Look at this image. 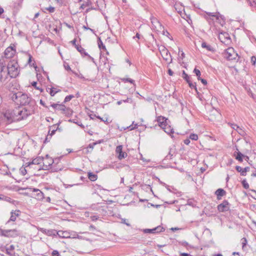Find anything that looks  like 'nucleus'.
Here are the masks:
<instances>
[{"label":"nucleus","instance_id":"4c0bfd02","mask_svg":"<svg viewBox=\"0 0 256 256\" xmlns=\"http://www.w3.org/2000/svg\"><path fill=\"white\" fill-rule=\"evenodd\" d=\"M236 170L238 172H240L241 176H244V173L243 172H244V168H242L241 166H236Z\"/></svg>","mask_w":256,"mask_h":256},{"label":"nucleus","instance_id":"c756f323","mask_svg":"<svg viewBox=\"0 0 256 256\" xmlns=\"http://www.w3.org/2000/svg\"><path fill=\"white\" fill-rule=\"evenodd\" d=\"M42 10L44 12H46V10L48 11V12L50 13H53L55 11V8L52 6H49L48 7L43 8H42Z\"/></svg>","mask_w":256,"mask_h":256},{"label":"nucleus","instance_id":"bf43d9fd","mask_svg":"<svg viewBox=\"0 0 256 256\" xmlns=\"http://www.w3.org/2000/svg\"><path fill=\"white\" fill-rule=\"evenodd\" d=\"M187 204L188 206H194L193 200L190 199L188 200L187 202Z\"/></svg>","mask_w":256,"mask_h":256},{"label":"nucleus","instance_id":"412c9836","mask_svg":"<svg viewBox=\"0 0 256 256\" xmlns=\"http://www.w3.org/2000/svg\"><path fill=\"white\" fill-rule=\"evenodd\" d=\"M51 128L52 126L50 127V130H49V132H48V135L46 137L45 140H44V142H48L50 141V139L51 137L52 136H53L56 130H58V128H56V129H53L52 130H51Z\"/></svg>","mask_w":256,"mask_h":256},{"label":"nucleus","instance_id":"a19ab883","mask_svg":"<svg viewBox=\"0 0 256 256\" xmlns=\"http://www.w3.org/2000/svg\"><path fill=\"white\" fill-rule=\"evenodd\" d=\"M143 232L146 234H150V233L154 234V233H156V229H154V228H152V229L146 228V229H144L143 230Z\"/></svg>","mask_w":256,"mask_h":256},{"label":"nucleus","instance_id":"7c9ffc66","mask_svg":"<svg viewBox=\"0 0 256 256\" xmlns=\"http://www.w3.org/2000/svg\"><path fill=\"white\" fill-rule=\"evenodd\" d=\"M98 44L100 50H106V46L103 44V42L100 37L98 38Z\"/></svg>","mask_w":256,"mask_h":256},{"label":"nucleus","instance_id":"c9c22d12","mask_svg":"<svg viewBox=\"0 0 256 256\" xmlns=\"http://www.w3.org/2000/svg\"><path fill=\"white\" fill-rule=\"evenodd\" d=\"M0 200H3L10 202H12V199L9 197L5 196L2 195H0Z\"/></svg>","mask_w":256,"mask_h":256},{"label":"nucleus","instance_id":"7ed1b4c3","mask_svg":"<svg viewBox=\"0 0 256 256\" xmlns=\"http://www.w3.org/2000/svg\"><path fill=\"white\" fill-rule=\"evenodd\" d=\"M34 108L33 107L18 108L14 109L16 116L18 118V121L26 118L34 112Z\"/></svg>","mask_w":256,"mask_h":256},{"label":"nucleus","instance_id":"6ab92c4d","mask_svg":"<svg viewBox=\"0 0 256 256\" xmlns=\"http://www.w3.org/2000/svg\"><path fill=\"white\" fill-rule=\"evenodd\" d=\"M50 106L54 109L62 111L66 110V106L62 104H52Z\"/></svg>","mask_w":256,"mask_h":256},{"label":"nucleus","instance_id":"a18cd8bd","mask_svg":"<svg viewBox=\"0 0 256 256\" xmlns=\"http://www.w3.org/2000/svg\"><path fill=\"white\" fill-rule=\"evenodd\" d=\"M37 82H33L32 83V86H34L35 88H36V90H40L41 92H42L43 91V90L39 87V86H37Z\"/></svg>","mask_w":256,"mask_h":256},{"label":"nucleus","instance_id":"5fc2aeb1","mask_svg":"<svg viewBox=\"0 0 256 256\" xmlns=\"http://www.w3.org/2000/svg\"><path fill=\"white\" fill-rule=\"evenodd\" d=\"M52 256H60L59 252L57 250H54L52 253Z\"/></svg>","mask_w":256,"mask_h":256},{"label":"nucleus","instance_id":"58836bf2","mask_svg":"<svg viewBox=\"0 0 256 256\" xmlns=\"http://www.w3.org/2000/svg\"><path fill=\"white\" fill-rule=\"evenodd\" d=\"M193 72L196 74L198 78V80H200V72L199 70L197 69L196 68H194V70Z\"/></svg>","mask_w":256,"mask_h":256},{"label":"nucleus","instance_id":"69168bd1","mask_svg":"<svg viewBox=\"0 0 256 256\" xmlns=\"http://www.w3.org/2000/svg\"><path fill=\"white\" fill-rule=\"evenodd\" d=\"M161 184H162L169 192H172V190L168 185L164 182H161Z\"/></svg>","mask_w":256,"mask_h":256},{"label":"nucleus","instance_id":"774afa93","mask_svg":"<svg viewBox=\"0 0 256 256\" xmlns=\"http://www.w3.org/2000/svg\"><path fill=\"white\" fill-rule=\"evenodd\" d=\"M180 256H192V255H190L189 254L186 253V252H182L180 254Z\"/></svg>","mask_w":256,"mask_h":256},{"label":"nucleus","instance_id":"a211bd4d","mask_svg":"<svg viewBox=\"0 0 256 256\" xmlns=\"http://www.w3.org/2000/svg\"><path fill=\"white\" fill-rule=\"evenodd\" d=\"M226 194V191L222 188H218L215 192V194L218 200H220L222 196H224Z\"/></svg>","mask_w":256,"mask_h":256},{"label":"nucleus","instance_id":"6e6d98bb","mask_svg":"<svg viewBox=\"0 0 256 256\" xmlns=\"http://www.w3.org/2000/svg\"><path fill=\"white\" fill-rule=\"evenodd\" d=\"M64 68L66 70H70L72 72H73L71 68H70V66L68 64H66V63L64 64Z\"/></svg>","mask_w":256,"mask_h":256},{"label":"nucleus","instance_id":"ea45409f","mask_svg":"<svg viewBox=\"0 0 256 256\" xmlns=\"http://www.w3.org/2000/svg\"><path fill=\"white\" fill-rule=\"evenodd\" d=\"M60 92V90H56V88H52L50 89V94L51 96H54L56 94Z\"/></svg>","mask_w":256,"mask_h":256},{"label":"nucleus","instance_id":"72a5a7b5","mask_svg":"<svg viewBox=\"0 0 256 256\" xmlns=\"http://www.w3.org/2000/svg\"><path fill=\"white\" fill-rule=\"evenodd\" d=\"M57 232L58 231L54 230H47V232H46V234L48 235V236H57Z\"/></svg>","mask_w":256,"mask_h":256},{"label":"nucleus","instance_id":"0eeeda50","mask_svg":"<svg viewBox=\"0 0 256 256\" xmlns=\"http://www.w3.org/2000/svg\"><path fill=\"white\" fill-rule=\"evenodd\" d=\"M16 52V46L14 44H12L5 50L4 54L6 58H10L14 56Z\"/></svg>","mask_w":256,"mask_h":256},{"label":"nucleus","instance_id":"603ef678","mask_svg":"<svg viewBox=\"0 0 256 256\" xmlns=\"http://www.w3.org/2000/svg\"><path fill=\"white\" fill-rule=\"evenodd\" d=\"M72 72L80 78L85 80V78L83 76V75L82 74H78L77 73L74 72Z\"/></svg>","mask_w":256,"mask_h":256},{"label":"nucleus","instance_id":"de8ad7c7","mask_svg":"<svg viewBox=\"0 0 256 256\" xmlns=\"http://www.w3.org/2000/svg\"><path fill=\"white\" fill-rule=\"evenodd\" d=\"M154 229H156V233L162 232L164 230V228L160 226H158L156 228H154Z\"/></svg>","mask_w":256,"mask_h":256},{"label":"nucleus","instance_id":"5701e85b","mask_svg":"<svg viewBox=\"0 0 256 256\" xmlns=\"http://www.w3.org/2000/svg\"><path fill=\"white\" fill-rule=\"evenodd\" d=\"M202 48H206L207 50L209 52H214V48L210 44H207L206 42H202Z\"/></svg>","mask_w":256,"mask_h":256},{"label":"nucleus","instance_id":"f3484780","mask_svg":"<svg viewBox=\"0 0 256 256\" xmlns=\"http://www.w3.org/2000/svg\"><path fill=\"white\" fill-rule=\"evenodd\" d=\"M228 124L231 126L232 128L237 131V132L240 135H244V131L242 128L239 127L236 124L229 123Z\"/></svg>","mask_w":256,"mask_h":256},{"label":"nucleus","instance_id":"2f4dec72","mask_svg":"<svg viewBox=\"0 0 256 256\" xmlns=\"http://www.w3.org/2000/svg\"><path fill=\"white\" fill-rule=\"evenodd\" d=\"M182 77L186 82L187 83L190 82V76L184 70L182 71Z\"/></svg>","mask_w":256,"mask_h":256},{"label":"nucleus","instance_id":"a878e982","mask_svg":"<svg viewBox=\"0 0 256 256\" xmlns=\"http://www.w3.org/2000/svg\"><path fill=\"white\" fill-rule=\"evenodd\" d=\"M207 14L209 16L216 17L217 20H218L220 18L223 19L224 16L221 15L219 12H208Z\"/></svg>","mask_w":256,"mask_h":256},{"label":"nucleus","instance_id":"680f3d73","mask_svg":"<svg viewBox=\"0 0 256 256\" xmlns=\"http://www.w3.org/2000/svg\"><path fill=\"white\" fill-rule=\"evenodd\" d=\"M242 247H244L247 243V240L246 238H242Z\"/></svg>","mask_w":256,"mask_h":256},{"label":"nucleus","instance_id":"4be33fe9","mask_svg":"<svg viewBox=\"0 0 256 256\" xmlns=\"http://www.w3.org/2000/svg\"><path fill=\"white\" fill-rule=\"evenodd\" d=\"M96 144V142H93L92 144H90L88 146L84 148V152L86 154L90 153L92 152L94 149V146Z\"/></svg>","mask_w":256,"mask_h":256},{"label":"nucleus","instance_id":"864d4df0","mask_svg":"<svg viewBox=\"0 0 256 256\" xmlns=\"http://www.w3.org/2000/svg\"><path fill=\"white\" fill-rule=\"evenodd\" d=\"M251 62L252 63V64L253 66H255L256 65V56H252L251 57Z\"/></svg>","mask_w":256,"mask_h":256},{"label":"nucleus","instance_id":"4468645a","mask_svg":"<svg viewBox=\"0 0 256 256\" xmlns=\"http://www.w3.org/2000/svg\"><path fill=\"white\" fill-rule=\"evenodd\" d=\"M32 192H36V198L38 200H42L44 198V193L41 190H40L39 189L35 188H32Z\"/></svg>","mask_w":256,"mask_h":256},{"label":"nucleus","instance_id":"0e129e2a","mask_svg":"<svg viewBox=\"0 0 256 256\" xmlns=\"http://www.w3.org/2000/svg\"><path fill=\"white\" fill-rule=\"evenodd\" d=\"M75 124H77L78 126H80L82 128H84V126L82 124V123L80 122H74Z\"/></svg>","mask_w":256,"mask_h":256},{"label":"nucleus","instance_id":"8fccbe9b","mask_svg":"<svg viewBox=\"0 0 256 256\" xmlns=\"http://www.w3.org/2000/svg\"><path fill=\"white\" fill-rule=\"evenodd\" d=\"M122 81L124 82H129L131 84H134V80L130 78H124L122 79Z\"/></svg>","mask_w":256,"mask_h":256},{"label":"nucleus","instance_id":"6e6552de","mask_svg":"<svg viewBox=\"0 0 256 256\" xmlns=\"http://www.w3.org/2000/svg\"><path fill=\"white\" fill-rule=\"evenodd\" d=\"M156 120L158 123V126L162 129L164 126H166L168 124H170V121L168 118L162 116H157Z\"/></svg>","mask_w":256,"mask_h":256},{"label":"nucleus","instance_id":"20e7f679","mask_svg":"<svg viewBox=\"0 0 256 256\" xmlns=\"http://www.w3.org/2000/svg\"><path fill=\"white\" fill-rule=\"evenodd\" d=\"M222 56L228 60H236L237 58H239L238 54L235 52L234 48L232 47H230L224 50V51L222 52ZM238 58L237 59L236 62H238Z\"/></svg>","mask_w":256,"mask_h":256},{"label":"nucleus","instance_id":"c85d7f7f","mask_svg":"<svg viewBox=\"0 0 256 256\" xmlns=\"http://www.w3.org/2000/svg\"><path fill=\"white\" fill-rule=\"evenodd\" d=\"M88 178L91 181L94 182L97 180L98 176L96 174L90 172L88 173Z\"/></svg>","mask_w":256,"mask_h":256},{"label":"nucleus","instance_id":"bb28decb","mask_svg":"<svg viewBox=\"0 0 256 256\" xmlns=\"http://www.w3.org/2000/svg\"><path fill=\"white\" fill-rule=\"evenodd\" d=\"M44 158L41 157H37L34 158L30 164H40L42 162H43Z\"/></svg>","mask_w":256,"mask_h":256},{"label":"nucleus","instance_id":"473e14b6","mask_svg":"<svg viewBox=\"0 0 256 256\" xmlns=\"http://www.w3.org/2000/svg\"><path fill=\"white\" fill-rule=\"evenodd\" d=\"M188 86H190V88L192 89V88H194L196 90V92L198 94H199V92H198V89H197V88H196V83H192V82H189L188 83Z\"/></svg>","mask_w":256,"mask_h":256},{"label":"nucleus","instance_id":"aec40b11","mask_svg":"<svg viewBox=\"0 0 256 256\" xmlns=\"http://www.w3.org/2000/svg\"><path fill=\"white\" fill-rule=\"evenodd\" d=\"M28 64L30 67H33L35 68L36 70L38 66H36L35 61L34 60H33V62H32V55L30 54H28Z\"/></svg>","mask_w":256,"mask_h":256},{"label":"nucleus","instance_id":"79ce46f5","mask_svg":"<svg viewBox=\"0 0 256 256\" xmlns=\"http://www.w3.org/2000/svg\"><path fill=\"white\" fill-rule=\"evenodd\" d=\"M76 48L82 54H83V52L84 51V49L80 45H76Z\"/></svg>","mask_w":256,"mask_h":256},{"label":"nucleus","instance_id":"c03bdc74","mask_svg":"<svg viewBox=\"0 0 256 256\" xmlns=\"http://www.w3.org/2000/svg\"><path fill=\"white\" fill-rule=\"evenodd\" d=\"M138 125L137 124H134V122H133L132 124L130 126H127L126 129L130 128V130H133L134 128H138ZM124 130H126V128H124Z\"/></svg>","mask_w":256,"mask_h":256},{"label":"nucleus","instance_id":"e433bc0d","mask_svg":"<svg viewBox=\"0 0 256 256\" xmlns=\"http://www.w3.org/2000/svg\"><path fill=\"white\" fill-rule=\"evenodd\" d=\"M12 232V230H1L0 235L2 236H8L9 233Z\"/></svg>","mask_w":256,"mask_h":256},{"label":"nucleus","instance_id":"423d86ee","mask_svg":"<svg viewBox=\"0 0 256 256\" xmlns=\"http://www.w3.org/2000/svg\"><path fill=\"white\" fill-rule=\"evenodd\" d=\"M157 46H158V50L164 60L166 62H168V60L170 59V61L168 62V64H170L172 63V59L168 50L164 46H159L158 44H157Z\"/></svg>","mask_w":256,"mask_h":256},{"label":"nucleus","instance_id":"39448f33","mask_svg":"<svg viewBox=\"0 0 256 256\" xmlns=\"http://www.w3.org/2000/svg\"><path fill=\"white\" fill-rule=\"evenodd\" d=\"M4 117L8 124L18 121V118L16 116L14 109L7 110L4 114Z\"/></svg>","mask_w":256,"mask_h":256},{"label":"nucleus","instance_id":"37998d69","mask_svg":"<svg viewBox=\"0 0 256 256\" xmlns=\"http://www.w3.org/2000/svg\"><path fill=\"white\" fill-rule=\"evenodd\" d=\"M74 96L72 94L67 96L65 97L64 100V102H66L69 101H70L72 98H74Z\"/></svg>","mask_w":256,"mask_h":256},{"label":"nucleus","instance_id":"9b49d317","mask_svg":"<svg viewBox=\"0 0 256 256\" xmlns=\"http://www.w3.org/2000/svg\"><path fill=\"white\" fill-rule=\"evenodd\" d=\"M5 65L3 63L0 64V83L6 79V73L4 70Z\"/></svg>","mask_w":256,"mask_h":256},{"label":"nucleus","instance_id":"9d476101","mask_svg":"<svg viewBox=\"0 0 256 256\" xmlns=\"http://www.w3.org/2000/svg\"><path fill=\"white\" fill-rule=\"evenodd\" d=\"M116 154L118 160H122L126 158L128 156L126 152L122 151V146L120 145L116 146Z\"/></svg>","mask_w":256,"mask_h":256},{"label":"nucleus","instance_id":"dca6fc26","mask_svg":"<svg viewBox=\"0 0 256 256\" xmlns=\"http://www.w3.org/2000/svg\"><path fill=\"white\" fill-rule=\"evenodd\" d=\"M57 236H58L60 238H71V235L70 234V233L66 231H58Z\"/></svg>","mask_w":256,"mask_h":256},{"label":"nucleus","instance_id":"ddd939ff","mask_svg":"<svg viewBox=\"0 0 256 256\" xmlns=\"http://www.w3.org/2000/svg\"><path fill=\"white\" fill-rule=\"evenodd\" d=\"M53 163L54 160L52 158H50L48 155H46V158H44V166L47 168H48V167L50 166Z\"/></svg>","mask_w":256,"mask_h":256},{"label":"nucleus","instance_id":"b1692460","mask_svg":"<svg viewBox=\"0 0 256 256\" xmlns=\"http://www.w3.org/2000/svg\"><path fill=\"white\" fill-rule=\"evenodd\" d=\"M243 158H246L247 160L248 159V156H245L244 154H242L240 152H238L236 154V159L240 162H242L243 161Z\"/></svg>","mask_w":256,"mask_h":256},{"label":"nucleus","instance_id":"4d7b16f0","mask_svg":"<svg viewBox=\"0 0 256 256\" xmlns=\"http://www.w3.org/2000/svg\"><path fill=\"white\" fill-rule=\"evenodd\" d=\"M178 53H179V54H180V56L182 59H183L185 56L184 53L183 52L182 50H180V48H179Z\"/></svg>","mask_w":256,"mask_h":256},{"label":"nucleus","instance_id":"49530a36","mask_svg":"<svg viewBox=\"0 0 256 256\" xmlns=\"http://www.w3.org/2000/svg\"><path fill=\"white\" fill-rule=\"evenodd\" d=\"M242 184L243 187L245 189H248L249 188V184L247 182L246 180H242Z\"/></svg>","mask_w":256,"mask_h":256},{"label":"nucleus","instance_id":"09e8293b","mask_svg":"<svg viewBox=\"0 0 256 256\" xmlns=\"http://www.w3.org/2000/svg\"><path fill=\"white\" fill-rule=\"evenodd\" d=\"M190 138L192 140H196L198 139V136L195 134H191L190 135Z\"/></svg>","mask_w":256,"mask_h":256},{"label":"nucleus","instance_id":"f257e3e1","mask_svg":"<svg viewBox=\"0 0 256 256\" xmlns=\"http://www.w3.org/2000/svg\"><path fill=\"white\" fill-rule=\"evenodd\" d=\"M12 100L17 104L22 106H28L27 107L34 108L36 102L30 96L23 93L21 92H18L14 93L12 96Z\"/></svg>","mask_w":256,"mask_h":256},{"label":"nucleus","instance_id":"cd10ccee","mask_svg":"<svg viewBox=\"0 0 256 256\" xmlns=\"http://www.w3.org/2000/svg\"><path fill=\"white\" fill-rule=\"evenodd\" d=\"M151 22L152 24L156 28L158 26H161L162 25L159 21L156 18H150Z\"/></svg>","mask_w":256,"mask_h":256},{"label":"nucleus","instance_id":"e2e57ef3","mask_svg":"<svg viewBox=\"0 0 256 256\" xmlns=\"http://www.w3.org/2000/svg\"><path fill=\"white\" fill-rule=\"evenodd\" d=\"M244 168V176H246V172H248L250 170V168L248 166Z\"/></svg>","mask_w":256,"mask_h":256},{"label":"nucleus","instance_id":"f8f14e48","mask_svg":"<svg viewBox=\"0 0 256 256\" xmlns=\"http://www.w3.org/2000/svg\"><path fill=\"white\" fill-rule=\"evenodd\" d=\"M219 38L222 42H228L230 40L228 34L226 32H220L219 35Z\"/></svg>","mask_w":256,"mask_h":256},{"label":"nucleus","instance_id":"338daca9","mask_svg":"<svg viewBox=\"0 0 256 256\" xmlns=\"http://www.w3.org/2000/svg\"><path fill=\"white\" fill-rule=\"evenodd\" d=\"M184 142L186 145H188L190 143V140L189 138H186L184 140Z\"/></svg>","mask_w":256,"mask_h":256},{"label":"nucleus","instance_id":"f704fd0d","mask_svg":"<svg viewBox=\"0 0 256 256\" xmlns=\"http://www.w3.org/2000/svg\"><path fill=\"white\" fill-rule=\"evenodd\" d=\"M63 114L66 116L71 115L72 113V110L66 107V110H62Z\"/></svg>","mask_w":256,"mask_h":256},{"label":"nucleus","instance_id":"3c124183","mask_svg":"<svg viewBox=\"0 0 256 256\" xmlns=\"http://www.w3.org/2000/svg\"><path fill=\"white\" fill-rule=\"evenodd\" d=\"M20 172L22 176H24L26 174V170L24 168H21L20 170Z\"/></svg>","mask_w":256,"mask_h":256},{"label":"nucleus","instance_id":"2eb2a0df","mask_svg":"<svg viewBox=\"0 0 256 256\" xmlns=\"http://www.w3.org/2000/svg\"><path fill=\"white\" fill-rule=\"evenodd\" d=\"M170 124H168L166 126H164V128H163L162 130L166 133L170 135L172 138L174 137L172 134L174 133V128L170 126Z\"/></svg>","mask_w":256,"mask_h":256},{"label":"nucleus","instance_id":"393cba45","mask_svg":"<svg viewBox=\"0 0 256 256\" xmlns=\"http://www.w3.org/2000/svg\"><path fill=\"white\" fill-rule=\"evenodd\" d=\"M19 210L17 212H14L13 210L11 212V216L10 217L9 221L14 222L16 220V218L18 216Z\"/></svg>","mask_w":256,"mask_h":256},{"label":"nucleus","instance_id":"f03ea898","mask_svg":"<svg viewBox=\"0 0 256 256\" xmlns=\"http://www.w3.org/2000/svg\"><path fill=\"white\" fill-rule=\"evenodd\" d=\"M4 70L6 73V78L8 76L12 78H16L18 74V64L16 61L10 60L7 66L5 65Z\"/></svg>","mask_w":256,"mask_h":256},{"label":"nucleus","instance_id":"1a4fd4ad","mask_svg":"<svg viewBox=\"0 0 256 256\" xmlns=\"http://www.w3.org/2000/svg\"><path fill=\"white\" fill-rule=\"evenodd\" d=\"M230 204L227 200H224L222 203L219 204L218 206V210L219 212H225L229 210Z\"/></svg>","mask_w":256,"mask_h":256},{"label":"nucleus","instance_id":"052dcab7","mask_svg":"<svg viewBox=\"0 0 256 256\" xmlns=\"http://www.w3.org/2000/svg\"><path fill=\"white\" fill-rule=\"evenodd\" d=\"M200 80L204 86L208 84L206 80L205 79L200 78V80Z\"/></svg>","mask_w":256,"mask_h":256},{"label":"nucleus","instance_id":"13d9d810","mask_svg":"<svg viewBox=\"0 0 256 256\" xmlns=\"http://www.w3.org/2000/svg\"><path fill=\"white\" fill-rule=\"evenodd\" d=\"M70 234L71 235L70 238H78V234L76 232L71 234Z\"/></svg>","mask_w":256,"mask_h":256}]
</instances>
